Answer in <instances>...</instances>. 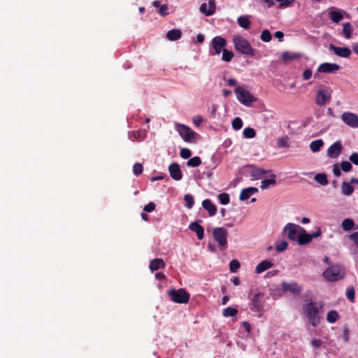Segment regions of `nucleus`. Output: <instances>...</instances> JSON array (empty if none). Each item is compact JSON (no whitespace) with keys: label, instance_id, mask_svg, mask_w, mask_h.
Wrapping results in <instances>:
<instances>
[{"label":"nucleus","instance_id":"obj_1","mask_svg":"<svg viewBox=\"0 0 358 358\" xmlns=\"http://www.w3.org/2000/svg\"><path fill=\"white\" fill-rule=\"evenodd\" d=\"M303 308L309 323L313 327L317 326L320 322V313L319 308L316 306V303L310 299L309 302L303 306Z\"/></svg>","mask_w":358,"mask_h":358},{"label":"nucleus","instance_id":"obj_2","mask_svg":"<svg viewBox=\"0 0 358 358\" xmlns=\"http://www.w3.org/2000/svg\"><path fill=\"white\" fill-rule=\"evenodd\" d=\"M235 49L243 55L253 57L255 50L251 47L250 43L241 36H235L233 38Z\"/></svg>","mask_w":358,"mask_h":358},{"label":"nucleus","instance_id":"obj_3","mask_svg":"<svg viewBox=\"0 0 358 358\" xmlns=\"http://www.w3.org/2000/svg\"><path fill=\"white\" fill-rule=\"evenodd\" d=\"M234 92L238 101L245 106H250L257 100L249 91L241 86L236 87Z\"/></svg>","mask_w":358,"mask_h":358},{"label":"nucleus","instance_id":"obj_4","mask_svg":"<svg viewBox=\"0 0 358 358\" xmlns=\"http://www.w3.org/2000/svg\"><path fill=\"white\" fill-rule=\"evenodd\" d=\"M176 127L179 135L185 142L192 143L196 139L197 136H199L190 127L183 124L178 123L176 124Z\"/></svg>","mask_w":358,"mask_h":358},{"label":"nucleus","instance_id":"obj_5","mask_svg":"<svg viewBox=\"0 0 358 358\" xmlns=\"http://www.w3.org/2000/svg\"><path fill=\"white\" fill-rule=\"evenodd\" d=\"M169 296L172 301L177 303H187L190 298L189 293L183 288L170 290Z\"/></svg>","mask_w":358,"mask_h":358},{"label":"nucleus","instance_id":"obj_6","mask_svg":"<svg viewBox=\"0 0 358 358\" xmlns=\"http://www.w3.org/2000/svg\"><path fill=\"white\" fill-rule=\"evenodd\" d=\"M301 231H304V229L293 223L287 224L282 231L283 233H287L288 238L293 241H297L299 234Z\"/></svg>","mask_w":358,"mask_h":358},{"label":"nucleus","instance_id":"obj_7","mask_svg":"<svg viewBox=\"0 0 358 358\" xmlns=\"http://www.w3.org/2000/svg\"><path fill=\"white\" fill-rule=\"evenodd\" d=\"M323 276L329 282L337 281L343 278V274L341 271L338 266L334 265L327 269L323 273Z\"/></svg>","mask_w":358,"mask_h":358},{"label":"nucleus","instance_id":"obj_8","mask_svg":"<svg viewBox=\"0 0 358 358\" xmlns=\"http://www.w3.org/2000/svg\"><path fill=\"white\" fill-rule=\"evenodd\" d=\"M212 50L210 51V55H220L227 45V41L222 36L214 37L211 41Z\"/></svg>","mask_w":358,"mask_h":358},{"label":"nucleus","instance_id":"obj_9","mask_svg":"<svg viewBox=\"0 0 358 358\" xmlns=\"http://www.w3.org/2000/svg\"><path fill=\"white\" fill-rule=\"evenodd\" d=\"M227 231L222 227H215L213 231V236L215 241H217L220 246H227Z\"/></svg>","mask_w":358,"mask_h":358},{"label":"nucleus","instance_id":"obj_10","mask_svg":"<svg viewBox=\"0 0 358 358\" xmlns=\"http://www.w3.org/2000/svg\"><path fill=\"white\" fill-rule=\"evenodd\" d=\"M331 92L328 90H318L315 96V103L319 106H323L331 100Z\"/></svg>","mask_w":358,"mask_h":358},{"label":"nucleus","instance_id":"obj_11","mask_svg":"<svg viewBox=\"0 0 358 358\" xmlns=\"http://www.w3.org/2000/svg\"><path fill=\"white\" fill-rule=\"evenodd\" d=\"M342 120L348 126L356 128L358 127V116L350 112H345L341 115Z\"/></svg>","mask_w":358,"mask_h":358},{"label":"nucleus","instance_id":"obj_12","mask_svg":"<svg viewBox=\"0 0 358 358\" xmlns=\"http://www.w3.org/2000/svg\"><path fill=\"white\" fill-rule=\"evenodd\" d=\"M282 290L284 292H289L294 294H299L301 292L303 288L296 282H285L281 284Z\"/></svg>","mask_w":358,"mask_h":358},{"label":"nucleus","instance_id":"obj_13","mask_svg":"<svg viewBox=\"0 0 358 358\" xmlns=\"http://www.w3.org/2000/svg\"><path fill=\"white\" fill-rule=\"evenodd\" d=\"M343 150V145L341 141H335L330 145L327 150V155L330 158H338Z\"/></svg>","mask_w":358,"mask_h":358},{"label":"nucleus","instance_id":"obj_14","mask_svg":"<svg viewBox=\"0 0 358 358\" xmlns=\"http://www.w3.org/2000/svg\"><path fill=\"white\" fill-rule=\"evenodd\" d=\"M340 66L334 63H322L318 68L317 71L324 73H332L340 69Z\"/></svg>","mask_w":358,"mask_h":358},{"label":"nucleus","instance_id":"obj_15","mask_svg":"<svg viewBox=\"0 0 358 358\" xmlns=\"http://www.w3.org/2000/svg\"><path fill=\"white\" fill-rule=\"evenodd\" d=\"M263 294L261 293L256 294L251 302L250 310L255 312H261L263 310V303L262 299Z\"/></svg>","mask_w":358,"mask_h":358},{"label":"nucleus","instance_id":"obj_16","mask_svg":"<svg viewBox=\"0 0 358 358\" xmlns=\"http://www.w3.org/2000/svg\"><path fill=\"white\" fill-rule=\"evenodd\" d=\"M215 0H210L208 3H203L200 6V11L206 16H210L215 12Z\"/></svg>","mask_w":358,"mask_h":358},{"label":"nucleus","instance_id":"obj_17","mask_svg":"<svg viewBox=\"0 0 358 358\" xmlns=\"http://www.w3.org/2000/svg\"><path fill=\"white\" fill-rule=\"evenodd\" d=\"M329 49L331 50L335 55L341 57L348 58L351 55V50L348 48L337 47L333 44H330Z\"/></svg>","mask_w":358,"mask_h":358},{"label":"nucleus","instance_id":"obj_18","mask_svg":"<svg viewBox=\"0 0 358 358\" xmlns=\"http://www.w3.org/2000/svg\"><path fill=\"white\" fill-rule=\"evenodd\" d=\"M169 171L171 177L175 180H180L182 178V174L180 166L177 163L171 164L169 166Z\"/></svg>","mask_w":358,"mask_h":358},{"label":"nucleus","instance_id":"obj_19","mask_svg":"<svg viewBox=\"0 0 358 358\" xmlns=\"http://www.w3.org/2000/svg\"><path fill=\"white\" fill-rule=\"evenodd\" d=\"M189 229L196 234L199 240H202L204 236V228L194 222L189 225Z\"/></svg>","mask_w":358,"mask_h":358},{"label":"nucleus","instance_id":"obj_20","mask_svg":"<svg viewBox=\"0 0 358 358\" xmlns=\"http://www.w3.org/2000/svg\"><path fill=\"white\" fill-rule=\"evenodd\" d=\"M250 167H252V170L251 171L250 176L251 177L255 180H259L261 179L266 173H270L271 171L268 170H264L262 168H258L255 166H250Z\"/></svg>","mask_w":358,"mask_h":358},{"label":"nucleus","instance_id":"obj_21","mask_svg":"<svg viewBox=\"0 0 358 358\" xmlns=\"http://www.w3.org/2000/svg\"><path fill=\"white\" fill-rule=\"evenodd\" d=\"M203 208L208 213L209 216H214L217 213V207L210 199H205L202 201Z\"/></svg>","mask_w":358,"mask_h":358},{"label":"nucleus","instance_id":"obj_22","mask_svg":"<svg viewBox=\"0 0 358 358\" xmlns=\"http://www.w3.org/2000/svg\"><path fill=\"white\" fill-rule=\"evenodd\" d=\"M165 263L164 260L161 258H157L152 259L149 265V268L151 272H154L155 271L159 270V268H164Z\"/></svg>","mask_w":358,"mask_h":358},{"label":"nucleus","instance_id":"obj_23","mask_svg":"<svg viewBox=\"0 0 358 358\" xmlns=\"http://www.w3.org/2000/svg\"><path fill=\"white\" fill-rule=\"evenodd\" d=\"M346 13L343 10H331L329 12V17L334 23H338L343 18V14Z\"/></svg>","mask_w":358,"mask_h":358},{"label":"nucleus","instance_id":"obj_24","mask_svg":"<svg viewBox=\"0 0 358 358\" xmlns=\"http://www.w3.org/2000/svg\"><path fill=\"white\" fill-rule=\"evenodd\" d=\"M273 266V264L268 260H264L259 264H257V266L255 268V272L257 273H261L266 270L271 268Z\"/></svg>","mask_w":358,"mask_h":358},{"label":"nucleus","instance_id":"obj_25","mask_svg":"<svg viewBox=\"0 0 358 358\" xmlns=\"http://www.w3.org/2000/svg\"><path fill=\"white\" fill-rule=\"evenodd\" d=\"M300 57V54L296 52H284L281 55V59L285 63L298 59Z\"/></svg>","mask_w":358,"mask_h":358},{"label":"nucleus","instance_id":"obj_26","mask_svg":"<svg viewBox=\"0 0 358 358\" xmlns=\"http://www.w3.org/2000/svg\"><path fill=\"white\" fill-rule=\"evenodd\" d=\"M311 242V237L310 234H307L306 230L304 231H301L299 234V237L297 239V243L300 245H305Z\"/></svg>","mask_w":358,"mask_h":358},{"label":"nucleus","instance_id":"obj_27","mask_svg":"<svg viewBox=\"0 0 358 358\" xmlns=\"http://www.w3.org/2000/svg\"><path fill=\"white\" fill-rule=\"evenodd\" d=\"M182 37V32L180 29H173L169 31L166 34V38L171 41H175Z\"/></svg>","mask_w":358,"mask_h":358},{"label":"nucleus","instance_id":"obj_28","mask_svg":"<svg viewBox=\"0 0 358 358\" xmlns=\"http://www.w3.org/2000/svg\"><path fill=\"white\" fill-rule=\"evenodd\" d=\"M276 184L275 180V175L272 174L271 175V178L268 179H264L262 180L260 187L262 189H268L271 185H275Z\"/></svg>","mask_w":358,"mask_h":358},{"label":"nucleus","instance_id":"obj_29","mask_svg":"<svg viewBox=\"0 0 358 358\" xmlns=\"http://www.w3.org/2000/svg\"><path fill=\"white\" fill-rule=\"evenodd\" d=\"M237 22L238 25L245 29H248L251 24V22L247 15H241L238 17Z\"/></svg>","mask_w":358,"mask_h":358},{"label":"nucleus","instance_id":"obj_30","mask_svg":"<svg viewBox=\"0 0 358 358\" xmlns=\"http://www.w3.org/2000/svg\"><path fill=\"white\" fill-rule=\"evenodd\" d=\"M343 31H342V35L346 38L349 39L351 38L352 32V25L350 22H344L343 23Z\"/></svg>","mask_w":358,"mask_h":358},{"label":"nucleus","instance_id":"obj_31","mask_svg":"<svg viewBox=\"0 0 358 358\" xmlns=\"http://www.w3.org/2000/svg\"><path fill=\"white\" fill-rule=\"evenodd\" d=\"M341 190L344 195L350 196L353 193L354 187L350 183L344 181L341 185Z\"/></svg>","mask_w":358,"mask_h":358},{"label":"nucleus","instance_id":"obj_32","mask_svg":"<svg viewBox=\"0 0 358 358\" xmlns=\"http://www.w3.org/2000/svg\"><path fill=\"white\" fill-rule=\"evenodd\" d=\"M323 145L324 142L322 139H317L310 143V148L312 152H316L320 150Z\"/></svg>","mask_w":358,"mask_h":358},{"label":"nucleus","instance_id":"obj_33","mask_svg":"<svg viewBox=\"0 0 358 358\" xmlns=\"http://www.w3.org/2000/svg\"><path fill=\"white\" fill-rule=\"evenodd\" d=\"M314 179L321 185H327L329 182L326 173H317L315 176Z\"/></svg>","mask_w":358,"mask_h":358},{"label":"nucleus","instance_id":"obj_34","mask_svg":"<svg viewBox=\"0 0 358 358\" xmlns=\"http://www.w3.org/2000/svg\"><path fill=\"white\" fill-rule=\"evenodd\" d=\"M342 227L345 231H350L353 229L355 222L352 219L346 218L342 222Z\"/></svg>","mask_w":358,"mask_h":358},{"label":"nucleus","instance_id":"obj_35","mask_svg":"<svg viewBox=\"0 0 358 358\" xmlns=\"http://www.w3.org/2000/svg\"><path fill=\"white\" fill-rule=\"evenodd\" d=\"M338 317H339V315H338V313H337V311L333 310H330L327 313V320L329 323H334L338 320Z\"/></svg>","mask_w":358,"mask_h":358},{"label":"nucleus","instance_id":"obj_36","mask_svg":"<svg viewBox=\"0 0 358 358\" xmlns=\"http://www.w3.org/2000/svg\"><path fill=\"white\" fill-rule=\"evenodd\" d=\"M276 145L278 148H288L289 147V138L285 136L282 138H279L277 140Z\"/></svg>","mask_w":358,"mask_h":358},{"label":"nucleus","instance_id":"obj_37","mask_svg":"<svg viewBox=\"0 0 358 358\" xmlns=\"http://www.w3.org/2000/svg\"><path fill=\"white\" fill-rule=\"evenodd\" d=\"M238 310L232 308V307H227L224 309L223 310V316L228 317H234L237 315Z\"/></svg>","mask_w":358,"mask_h":358},{"label":"nucleus","instance_id":"obj_38","mask_svg":"<svg viewBox=\"0 0 358 358\" xmlns=\"http://www.w3.org/2000/svg\"><path fill=\"white\" fill-rule=\"evenodd\" d=\"M243 135L245 138H252L255 136L256 131L252 127H246L243 131Z\"/></svg>","mask_w":358,"mask_h":358},{"label":"nucleus","instance_id":"obj_39","mask_svg":"<svg viewBox=\"0 0 358 358\" xmlns=\"http://www.w3.org/2000/svg\"><path fill=\"white\" fill-rule=\"evenodd\" d=\"M234 57V52L227 49H223L222 60L226 62H229Z\"/></svg>","mask_w":358,"mask_h":358},{"label":"nucleus","instance_id":"obj_40","mask_svg":"<svg viewBox=\"0 0 358 358\" xmlns=\"http://www.w3.org/2000/svg\"><path fill=\"white\" fill-rule=\"evenodd\" d=\"M201 164V159L199 157H194L187 162V166L191 167L199 166Z\"/></svg>","mask_w":358,"mask_h":358},{"label":"nucleus","instance_id":"obj_41","mask_svg":"<svg viewBox=\"0 0 358 358\" xmlns=\"http://www.w3.org/2000/svg\"><path fill=\"white\" fill-rule=\"evenodd\" d=\"M231 125L234 130H239L243 127V121L241 117H236L233 120Z\"/></svg>","mask_w":358,"mask_h":358},{"label":"nucleus","instance_id":"obj_42","mask_svg":"<svg viewBox=\"0 0 358 358\" xmlns=\"http://www.w3.org/2000/svg\"><path fill=\"white\" fill-rule=\"evenodd\" d=\"M184 201L186 203V207L188 209H191L194 203V197L191 194H185L184 196Z\"/></svg>","mask_w":358,"mask_h":358},{"label":"nucleus","instance_id":"obj_43","mask_svg":"<svg viewBox=\"0 0 358 358\" xmlns=\"http://www.w3.org/2000/svg\"><path fill=\"white\" fill-rule=\"evenodd\" d=\"M220 203L222 205H227L229 203V195L227 193H221L218 195Z\"/></svg>","mask_w":358,"mask_h":358},{"label":"nucleus","instance_id":"obj_44","mask_svg":"<svg viewBox=\"0 0 358 358\" xmlns=\"http://www.w3.org/2000/svg\"><path fill=\"white\" fill-rule=\"evenodd\" d=\"M260 38L264 42H269L272 38V36L268 29H265L262 32Z\"/></svg>","mask_w":358,"mask_h":358},{"label":"nucleus","instance_id":"obj_45","mask_svg":"<svg viewBox=\"0 0 358 358\" xmlns=\"http://www.w3.org/2000/svg\"><path fill=\"white\" fill-rule=\"evenodd\" d=\"M143 171V165L141 163H136L133 166V173L135 176H138Z\"/></svg>","mask_w":358,"mask_h":358},{"label":"nucleus","instance_id":"obj_46","mask_svg":"<svg viewBox=\"0 0 358 358\" xmlns=\"http://www.w3.org/2000/svg\"><path fill=\"white\" fill-rule=\"evenodd\" d=\"M241 264L238 261L234 259L229 263V270L232 273H235L240 268Z\"/></svg>","mask_w":358,"mask_h":358},{"label":"nucleus","instance_id":"obj_47","mask_svg":"<svg viewBox=\"0 0 358 358\" xmlns=\"http://www.w3.org/2000/svg\"><path fill=\"white\" fill-rule=\"evenodd\" d=\"M180 155L182 158L187 159L191 157L192 152L189 149L183 148L180 149Z\"/></svg>","mask_w":358,"mask_h":358},{"label":"nucleus","instance_id":"obj_48","mask_svg":"<svg viewBox=\"0 0 358 358\" xmlns=\"http://www.w3.org/2000/svg\"><path fill=\"white\" fill-rule=\"evenodd\" d=\"M355 291L354 287L348 288L346 291V297L348 299L351 301H355Z\"/></svg>","mask_w":358,"mask_h":358},{"label":"nucleus","instance_id":"obj_49","mask_svg":"<svg viewBox=\"0 0 358 358\" xmlns=\"http://www.w3.org/2000/svg\"><path fill=\"white\" fill-rule=\"evenodd\" d=\"M251 195L252 194H250V192H248L246 188L243 189L240 193L239 199L241 201H245L248 199Z\"/></svg>","mask_w":358,"mask_h":358},{"label":"nucleus","instance_id":"obj_50","mask_svg":"<svg viewBox=\"0 0 358 358\" xmlns=\"http://www.w3.org/2000/svg\"><path fill=\"white\" fill-rule=\"evenodd\" d=\"M341 169L344 172H349L352 170V166L350 162H349L348 161H343L341 164Z\"/></svg>","mask_w":358,"mask_h":358},{"label":"nucleus","instance_id":"obj_51","mask_svg":"<svg viewBox=\"0 0 358 358\" xmlns=\"http://www.w3.org/2000/svg\"><path fill=\"white\" fill-rule=\"evenodd\" d=\"M287 246H288L287 242L285 241H282L280 243L275 245V250L280 252H283L284 250H285L287 249Z\"/></svg>","mask_w":358,"mask_h":358},{"label":"nucleus","instance_id":"obj_52","mask_svg":"<svg viewBox=\"0 0 358 358\" xmlns=\"http://www.w3.org/2000/svg\"><path fill=\"white\" fill-rule=\"evenodd\" d=\"M168 10H169L168 6L166 4H163V5L160 6L158 13L162 16L165 17L169 14Z\"/></svg>","mask_w":358,"mask_h":358},{"label":"nucleus","instance_id":"obj_53","mask_svg":"<svg viewBox=\"0 0 358 358\" xmlns=\"http://www.w3.org/2000/svg\"><path fill=\"white\" fill-rule=\"evenodd\" d=\"M155 209V204L153 202H150L144 206V211L151 213Z\"/></svg>","mask_w":358,"mask_h":358},{"label":"nucleus","instance_id":"obj_54","mask_svg":"<svg viewBox=\"0 0 358 358\" xmlns=\"http://www.w3.org/2000/svg\"><path fill=\"white\" fill-rule=\"evenodd\" d=\"M312 71L309 69H306L303 73V75H302V77H303V80H309L311 77H312Z\"/></svg>","mask_w":358,"mask_h":358},{"label":"nucleus","instance_id":"obj_55","mask_svg":"<svg viewBox=\"0 0 358 358\" xmlns=\"http://www.w3.org/2000/svg\"><path fill=\"white\" fill-rule=\"evenodd\" d=\"M350 161L356 166H358V154L353 152L349 157Z\"/></svg>","mask_w":358,"mask_h":358},{"label":"nucleus","instance_id":"obj_56","mask_svg":"<svg viewBox=\"0 0 358 358\" xmlns=\"http://www.w3.org/2000/svg\"><path fill=\"white\" fill-rule=\"evenodd\" d=\"M275 1L280 3V7L285 8V7L289 6L291 3L294 0H292V1H290V0H275Z\"/></svg>","mask_w":358,"mask_h":358},{"label":"nucleus","instance_id":"obj_57","mask_svg":"<svg viewBox=\"0 0 358 358\" xmlns=\"http://www.w3.org/2000/svg\"><path fill=\"white\" fill-rule=\"evenodd\" d=\"M350 239L353 241L358 248V231L354 232L350 235Z\"/></svg>","mask_w":358,"mask_h":358},{"label":"nucleus","instance_id":"obj_58","mask_svg":"<svg viewBox=\"0 0 358 358\" xmlns=\"http://www.w3.org/2000/svg\"><path fill=\"white\" fill-rule=\"evenodd\" d=\"M333 173L336 177H339L341 175V171L338 164H336L333 166Z\"/></svg>","mask_w":358,"mask_h":358},{"label":"nucleus","instance_id":"obj_59","mask_svg":"<svg viewBox=\"0 0 358 358\" xmlns=\"http://www.w3.org/2000/svg\"><path fill=\"white\" fill-rule=\"evenodd\" d=\"M311 344L313 348H317L322 345V341L320 339H313Z\"/></svg>","mask_w":358,"mask_h":358},{"label":"nucleus","instance_id":"obj_60","mask_svg":"<svg viewBox=\"0 0 358 358\" xmlns=\"http://www.w3.org/2000/svg\"><path fill=\"white\" fill-rule=\"evenodd\" d=\"M274 36L275 38H278L280 41H282V38L284 37V33L282 31H278L275 32Z\"/></svg>","mask_w":358,"mask_h":358},{"label":"nucleus","instance_id":"obj_61","mask_svg":"<svg viewBox=\"0 0 358 358\" xmlns=\"http://www.w3.org/2000/svg\"><path fill=\"white\" fill-rule=\"evenodd\" d=\"M203 121V119L201 116H197L194 119V123L196 126L199 127L201 122Z\"/></svg>","mask_w":358,"mask_h":358},{"label":"nucleus","instance_id":"obj_62","mask_svg":"<svg viewBox=\"0 0 358 358\" xmlns=\"http://www.w3.org/2000/svg\"><path fill=\"white\" fill-rule=\"evenodd\" d=\"M155 278L157 280H165L166 275L162 272H158L155 274Z\"/></svg>","mask_w":358,"mask_h":358},{"label":"nucleus","instance_id":"obj_63","mask_svg":"<svg viewBox=\"0 0 358 358\" xmlns=\"http://www.w3.org/2000/svg\"><path fill=\"white\" fill-rule=\"evenodd\" d=\"M343 339L345 342H348L349 339V332L348 329H344L343 331Z\"/></svg>","mask_w":358,"mask_h":358},{"label":"nucleus","instance_id":"obj_64","mask_svg":"<svg viewBox=\"0 0 358 358\" xmlns=\"http://www.w3.org/2000/svg\"><path fill=\"white\" fill-rule=\"evenodd\" d=\"M352 48V51L358 55V43H353Z\"/></svg>","mask_w":358,"mask_h":358}]
</instances>
